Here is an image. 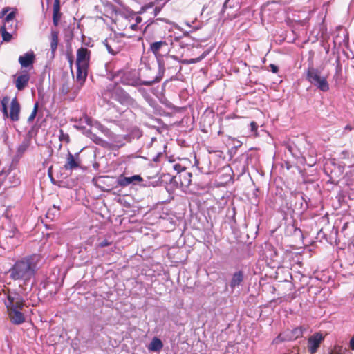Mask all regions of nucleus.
<instances>
[{
  "label": "nucleus",
  "instance_id": "obj_1",
  "mask_svg": "<svg viewBox=\"0 0 354 354\" xmlns=\"http://www.w3.org/2000/svg\"><path fill=\"white\" fill-rule=\"evenodd\" d=\"M40 261V255L37 254L17 259L8 270L10 278L14 281H21L26 285L36 274Z\"/></svg>",
  "mask_w": 354,
  "mask_h": 354
},
{
  "label": "nucleus",
  "instance_id": "obj_2",
  "mask_svg": "<svg viewBox=\"0 0 354 354\" xmlns=\"http://www.w3.org/2000/svg\"><path fill=\"white\" fill-rule=\"evenodd\" d=\"M169 24L164 19L157 18L149 22L143 29L142 34L146 41L171 37Z\"/></svg>",
  "mask_w": 354,
  "mask_h": 354
},
{
  "label": "nucleus",
  "instance_id": "obj_3",
  "mask_svg": "<svg viewBox=\"0 0 354 354\" xmlns=\"http://www.w3.org/2000/svg\"><path fill=\"white\" fill-rule=\"evenodd\" d=\"M91 52L86 47H80L76 53V80L82 84L88 75Z\"/></svg>",
  "mask_w": 354,
  "mask_h": 354
},
{
  "label": "nucleus",
  "instance_id": "obj_4",
  "mask_svg": "<svg viewBox=\"0 0 354 354\" xmlns=\"http://www.w3.org/2000/svg\"><path fill=\"white\" fill-rule=\"evenodd\" d=\"M306 80L323 92H327L330 89L327 77L322 76L321 72L313 66L308 67L306 73Z\"/></svg>",
  "mask_w": 354,
  "mask_h": 354
},
{
  "label": "nucleus",
  "instance_id": "obj_5",
  "mask_svg": "<svg viewBox=\"0 0 354 354\" xmlns=\"http://www.w3.org/2000/svg\"><path fill=\"white\" fill-rule=\"evenodd\" d=\"M171 37L160 39L147 41L149 44V50L158 59L163 57V53H168L169 51V41Z\"/></svg>",
  "mask_w": 354,
  "mask_h": 354
},
{
  "label": "nucleus",
  "instance_id": "obj_6",
  "mask_svg": "<svg viewBox=\"0 0 354 354\" xmlns=\"http://www.w3.org/2000/svg\"><path fill=\"white\" fill-rule=\"evenodd\" d=\"M104 44L108 52L111 55L118 54L125 46L122 35H117L106 38Z\"/></svg>",
  "mask_w": 354,
  "mask_h": 354
},
{
  "label": "nucleus",
  "instance_id": "obj_7",
  "mask_svg": "<svg viewBox=\"0 0 354 354\" xmlns=\"http://www.w3.org/2000/svg\"><path fill=\"white\" fill-rule=\"evenodd\" d=\"M25 306V300L24 298L15 291L8 290L7 295V301L6 306L7 310L9 309H23Z\"/></svg>",
  "mask_w": 354,
  "mask_h": 354
},
{
  "label": "nucleus",
  "instance_id": "obj_8",
  "mask_svg": "<svg viewBox=\"0 0 354 354\" xmlns=\"http://www.w3.org/2000/svg\"><path fill=\"white\" fill-rule=\"evenodd\" d=\"M333 43L335 46L339 47L347 46L349 43V36L347 30L342 26L337 27L333 37Z\"/></svg>",
  "mask_w": 354,
  "mask_h": 354
},
{
  "label": "nucleus",
  "instance_id": "obj_9",
  "mask_svg": "<svg viewBox=\"0 0 354 354\" xmlns=\"http://www.w3.org/2000/svg\"><path fill=\"white\" fill-rule=\"evenodd\" d=\"M81 166L82 160L80 158V153L78 152L75 154H72L68 151L64 165V169L66 171L76 170L77 169H80L82 167Z\"/></svg>",
  "mask_w": 354,
  "mask_h": 354
},
{
  "label": "nucleus",
  "instance_id": "obj_10",
  "mask_svg": "<svg viewBox=\"0 0 354 354\" xmlns=\"http://www.w3.org/2000/svg\"><path fill=\"white\" fill-rule=\"evenodd\" d=\"M323 335L318 332L310 336L308 339V350L310 354H314L319 348L322 342L324 340Z\"/></svg>",
  "mask_w": 354,
  "mask_h": 354
},
{
  "label": "nucleus",
  "instance_id": "obj_11",
  "mask_svg": "<svg viewBox=\"0 0 354 354\" xmlns=\"http://www.w3.org/2000/svg\"><path fill=\"white\" fill-rule=\"evenodd\" d=\"M192 174L186 171L174 176L171 181L176 184L179 183L181 187L187 188L192 183Z\"/></svg>",
  "mask_w": 354,
  "mask_h": 354
},
{
  "label": "nucleus",
  "instance_id": "obj_12",
  "mask_svg": "<svg viewBox=\"0 0 354 354\" xmlns=\"http://www.w3.org/2000/svg\"><path fill=\"white\" fill-rule=\"evenodd\" d=\"M164 75V71H160L158 73V75H156L153 80H144V81H139L138 80L133 79L131 80L125 81L124 80V82L129 85L132 86H137V85H145V86H151L155 83L160 82V80L162 79Z\"/></svg>",
  "mask_w": 354,
  "mask_h": 354
},
{
  "label": "nucleus",
  "instance_id": "obj_13",
  "mask_svg": "<svg viewBox=\"0 0 354 354\" xmlns=\"http://www.w3.org/2000/svg\"><path fill=\"white\" fill-rule=\"evenodd\" d=\"M35 59V55L34 52L31 50L19 56L18 61L22 68H32Z\"/></svg>",
  "mask_w": 354,
  "mask_h": 354
},
{
  "label": "nucleus",
  "instance_id": "obj_14",
  "mask_svg": "<svg viewBox=\"0 0 354 354\" xmlns=\"http://www.w3.org/2000/svg\"><path fill=\"white\" fill-rule=\"evenodd\" d=\"M21 111L20 104L16 97H15L11 102L9 111V118L12 122H17L19 120V114Z\"/></svg>",
  "mask_w": 354,
  "mask_h": 354
},
{
  "label": "nucleus",
  "instance_id": "obj_15",
  "mask_svg": "<svg viewBox=\"0 0 354 354\" xmlns=\"http://www.w3.org/2000/svg\"><path fill=\"white\" fill-rule=\"evenodd\" d=\"M22 309H9L8 310V317L10 322L15 324L19 325L25 322V316L21 312Z\"/></svg>",
  "mask_w": 354,
  "mask_h": 354
},
{
  "label": "nucleus",
  "instance_id": "obj_16",
  "mask_svg": "<svg viewBox=\"0 0 354 354\" xmlns=\"http://www.w3.org/2000/svg\"><path fill=\"white\" fill-rule=\"evenodd\" d=\"M143 180L142 178L140 175H134L131 177H125L122 175L120 176L118 178V185L120 187H127L129 185L136 183H140Z\"/></svg>",
  "mask_w": 354,
  "mask_h": 354
},
{
  "label": "nucleus",
  "instance_id": "obj_17",
  "mask_svg": "<svg viewBox=\"0 0 354 354\" xmlns=\"http://www.w3.org/2000/svg\"><path fill=\"white\" fill-rule=\"evenodd\" d=\"M30 75L28 72L24 71L22 74L17 76L15 80V86L18 91H23L28 84Z\"/></svg>",
  "mask_w": 354,
  "mask_h": 354
},
{
  "label": "nucleus",
  "instance_id": "obj_18",
  "mask_svg": "<svg viewBox=\"0 0 354 354\" xmlns=\"http://www.w3.org/2000/svg\"><path fill=\"white\" fill-rule=\"evenodd\" d=\"M60 0H54L53 3V22L55 26H57L62 17V12L60 11Z\"/></svg>",
  "mask_w": 354,
  "mask_h": 354
},
{
  "label": "nucleus",
  "instance_id": "obj_19",
  "mask_svg": "<svg viewBox=\"0 0 354 354\" xmlns=\"http://www.w3.org/2000/svg\"><path fill=\"white\" fill-rule=\"evenodd\" d=\"M244 279L243 272L241 270L237 271L234 272L232 275L231 281H230V287L232 289H234L235 287L241 285Z\"/></svg>",
  "mask_w": 354,
  "mask_h": 354
},
{
  "label": "nucleus",
  "instance_id": "obj_20",
  "mask_svg": "<svg viewBox=\"0 0 354 354\" xmlns=\"http://www.w3.org/2000/svg\"><path fill=\"white\" fill-rule=\"evenodd\" d=\"M59 32L57 30H51L50 32V50L53 55H55L59 41Z\"/></svg>",
  "mask_w": 354,
  "mask_h": 354
},
{
  "label": "nucleus",
  "instance_id": "obj_21",
  "mask_svg": "<svg viewBox=\"0 0 354 354\" xmlns=\"http://www.w3.org/2000/svg\"><path fill=\"white\" fill-rule=\"evenodd\" d=\"M162 347L163 344L162 341L158 337H154L149 346V349L153 351H160Z\"/></svg>",
  "mask_w": 354,
  "mask_h": 354
},
{
  "label": "nucleus",
  "instance_id": "obj_22",
  "mask_svg": "<svg viewBox=\"0 0 354 354\" xmlns=\"http://www.w3.org/2000/svg\"><path fill=\"white\" fill-rule=\"evenodd\" d=\"M306 330V328L304 326H299L294 328L292 330L291 338L296 339L303 336L304 332Z\"/></svg>",
  "mask_w": 354,
  "mask_h": 354
},
{
  "label": "nucleus",
  "instance_id": "obj_23",
  "mask_svg": "<svg viewBox=\"0 0 354 354\" xmlns=\"http://www.w3.org/2000/svg\"><path fill=\"white\" fill-rule=\"evenodd\" d=\"M9 102V97L8 96H5L1 100V106H2V113L3 115L6 118H9V111H8V104Z\"/></svg>",
  "mask_w": 354,
  "mask_h": 354
},
{
  "label": "nucleus",
  "instance_id": "obj_24",
  "mask_svg": "<svg viewBox=\"0 0 354 354\" xmlns=\"http://www.w3.org/2000/svg\"><path fill=\"white\" fill-rule=\"evenodd\" d=\"M9 102V97L8 96H5L1 100V106H2V113L3 115L6 118H9V111H8V104Z\"/></svg>",
  "mask_w": 354,
  "mask_h": 354
},
{
  "label": "nucleus",
  "instance_id": "obj_25",
  "mask_svg": "<svg viewBox=\"0 0 354 354\" xmlns=\"http://www.w3.org/2000/svg\"><path fill=\"white\" fill-rule=\"evenodd\" d=\"M89 137L97 145L102 147H105L107 145V142L105 140L97 136L95 133H90Z\"/></svg>",
  "mask_w": 354,
  "mask_h": 354
},
{
  "label": "nucleus",
  "instance_id": "obj_26",
  "mask_svg": "<svg viewBox=\"0 0 354 354\" xmlns=\"http://www.w3.org/2000/svg\"><path fill=\"white\" fill-rule=\"evenodd\" d=\"M1 36L3 41L6 42H9L12 39V35L8 32H7L6 27L4 26L2 27Z\"/></svg>",
  "mask_w": 354,
  "mask_h": 354
},
{
  "label": "nucleus",
  "instance_id": "obj_27",
  "mask_svg": "<svg viewBox=\"0 0 354 354\" xmlns=\"http://www.w3.org/2000/svg\"><path fill=\"white\" fill-rule=\"evenodd\" d=\"M59 140L61 142H65L66 143L70 142V136L68 133H64L62 129H59Z\"/></svg>",
  "mask_w": 354,
  "mask_h": 354
},
{
  "label": "nucleus",
  "instance_id": "obj_28",
  "mask_svg": "<svg viewBox=\"0 0 354 354\" xmlns=\"http://www.w3.org/2000/svg\"><path fill=\"white\" fill-rule=\"evenodd\" d=\"M80 121L88 126L93 125V119L86 114H84L82 115V117L80 118Z\"/></svg>",
  "mask_w": 354,
  "mask_h": 354
},
{
  "label": "nucleus",
  "instance_id": "obj_29",
  "mask_svg": "<svg viewBox=\"0 0 354 354\" xmlns=\"http://www.w3.org/2000/svg\"><path fill=\"white\" fill-rule=\"evenodd\" d=\"M37 110H38V103L37 102V103L35 104L33 110H32L31 114L30 115V116L28 118V122L33 121V120L36 117V115H37Z\"/></svg>",
  "mask_w": 354,
  "mask_h": 354
},
{
  "label": "nucleus",
  "instance_id": "obj_30",
  "mask_svg": "<svg viewBox=\"0 0 354 354\" xmlns=\"http://www.w3.org/2000/svg\"><path fill=\"white\" fill-rule=\"evenodd\" d=\"M28 145L26 144H22L17 148V153L21 156L27 149Z\"/></svg>",
  "mask_w": 354,
  "mask_h": 354
},
{
  "label": "nucleus",
  "instance_id": "obj_31",
  "mask_svg": "<svg viewBox=\"0 0 354 354\" xmlns=\"http://www.w3.org/2000/svg\"><path fill=\"white\" fill-rule=\"evenodd\" d=\"M16 16V11H12L8 14L6 17L4 18L5 22H9L10 21H12L14 19V18Z\"/></svg>",
  "mask_w": 354,
  "mask_h": 354
},
{
  "label": "nucleus",
  "instance_id": "obj_32",
  "mask_svg": "<svg viewBox=\"0 0 354 354\" xmlns=\"http://www.w3.org/2000/svg\"><path fill=\"white\" fill-rule=\"evenodd\" d=\"M174 169L178 171V174H179L180 173H183V172H185L186 171V169L185 167H183L180 164H175L174 165Z\"/></svg>",
  "mask_w": 354,
  "mask_h": 354
},
{
  "label": "nucleus",
  "instance_id": "obj_33",
  "mask_svg": "<svg viewBox=\"0 0 354 354\" xmlns=\"http://www.w3.org/2000/svg\"><path fill=\"white\" fill-rule=\"evenodd\" d=\"M203 57H204V55H203L198 58L191 59L188 60L187 62V64H194V63H196V62H198L199 61H201Z\"/></svg>",
  "mask_w": 354,
  "mask_h": 354
},
{
  "label": "nucleus",
  "instance_id": "obj_34",
  "mask_svg": "<svg viewBox=\"0 0 354 354\" xmlns=\"http://www.w3.org/2000/svg\"><path fill=\"white\" fill-rule=\"evenodd\" d=\"M61 93L63 94H67L69 92V87L67 84H63L61 89Z\"/></svg>",
  "mask_w": 354,
  "mask_h": 354
},
{
  "label": "nucleus",
  "instance_id": "obj_35",
  "mask_svg": "<svg viewBox=\"0 0 354 354\" xmlns=\"http://www.w3.org/2000/svg\"><path fill=\"white\" fill-rule=\"evenodd\" d=\"M269 68H270V71L274 73H277L279 71L278 66L274 64H270Z\"/></svg>",
  "mask_w": 354,
  "mask_h": 354
},
{
  "label": "nucleus",
  "instance_id": "obj_36",
  "mask_svg": "<svg viewBox=\"0 0 354 354\" xmlns=\"http://www.w3.org/2000/svg\"><path fill=\"white\" fill-rule=\"evenodd\" d=\"M250 127H251L252 131L255 132L257 131L258 125L257 124V123L254 121L251 122Z\"/></svg>",
  "mask_w": 354,
  "mask_h": 354
},
{
  "label": "nucleus",
  "instance_id": "obj_37",
  "mask_svg": "<svg viewBox=\"0 0 354 354\" xmlns=\"http://www.w3.org/2000/svg\"><path fill=\"white\" fill-rule=\"evenodd\" d=\"M110 245H111V242H109L107 240H104V241H102L101 243H100L99 246L100 248H104V247L109 246Z\"/></svg>",
  "mask_w": 354,
  "mask_h": 354
},
{
  "label": "nucleus",
  "instance_id": "obj_38",
  "mask_svg": "<svg viewBox=\"0 0 354 354\" xmlns=\"http://www.w3.org/2000/svg\"><path fill=\"white\" fill-rule=\"evenodd\" d=\"M100 129L105 134L110 132L109 129L106 127H104L103 125L99 124Z\"/></svg>",
  "mask_w": 354,
  "mask_h": 354
},
{
  "label": "nucleus",
  "instance_id": "obj_39",
  "mask_svg": "<svg viewBox=\"0 0 354 354\" xmlns=\"http://www.w3.org/2000/svg\"><path fill=\"white\" fill-rule=\"evenodd\" d=\"M129 28L132 30H138L140 29V27L138 26V24L135 23V24H131L129 26Z\"/></svg>",
  "mask_w": 354,
  "mask_h": 354
},
{
  "label": "nucleus",
  "instance_id": "obj_40",
  "mask_svg": "<svg viewBox=\"0 0 354 354\" xmlns=\"http://www.w3.org/2000/svg\"><path fill=\"white\" fill-rule=\"evenodd\" d=\"M53 209H57V211H59V207H57V206H55L54 205L53 207V209H48V212L46 214V216L47 217H49V215H50V212H52Z\"/></svg>",
  "mask_w": 354,
  "mask_h": 354
},
{
  "label": "nucleus",
  "instance_id": "obj_41",
  "mask_svg": "<svg viewBox=\"0 0 354 354\" xmlns=\"http://www.w3.org/2000/svg\"><path fill=\"white\" fill-rule=\"evenodd\" d=\"M135 21H136V24H139L142 21V18L140 16L137 15L135 17Z\"/></svg>",
  "mask_w": 354,
  "mask_h": 354
},
{
  "label": "nucleus",
  "instance_id": "obj_42",
  "mask_svg": "<svg viewBox=\"0 0 354 354\" xmlns=\"http://www.w3.org/2000/svg\"><path fill=\"white\" fill-rule=\"evenodd\" d=\"M153 3H150L142 8V10L145 11L146 9L153 7Z\"/></svg>",
  "mask_w": 354,
  "mask_h": 354
},
{
  "label": "nucleus",
  "instance_id": "obj_43",
  "mask_svg": "<svg viewBox=\"0 0 354 354\" xmlns=\"http://www.w3.org/2000/svg\"><path fill=\"white\" fill-rule=\"evenodd\" d=\"M9 10H10L9 7L3 8L1 10V15L4 16L5 15H6V13L9 11Z\"/></svg>",
  "mask_w": 354,
  "mask_h": 354
},
{
  "label": "nucleus",
  "instance_id": "obj_44",
  "mask_svg": "<svg viewBox=\"0 0 354 354\" xmlns=\"http://www.w3.org/2000/svg\"><path fill=\"white\" fill-rule=\"evenodd\" d=\"M68 62H69L70 67L72 68L73 64V57L71 55L68 56Z\"/></svg>",
  "mask_w": 354,
  "mask_h": 354
},
{
  "label": "nucleus",
  "instance_id": "obj_45",
  "mask_svg": "<svg viewBox=\"0 0 354 354\" xmlns=\"http://www.w3.org/2000/svg\"><path fill=\"white\" fill-rule=\"evenodd\" d=\"M350 348L354 350V336L350 340Z\"/></svg>",
  "mask_w": 354,
  "mask_h": 354
},
{
  "label": "nucleus",
  "instance_id": "obj_46",
  "mask_svg": "<svg viewBox=\"0 0 354 354\" xmlns=\"http://www.w3.org/2000/svg\"><path fill=\"white\" fill-rule=\"evenodd\" d=\"M353 129V127L351 125V124H347L346 125V127H344V130L345 131H352Z\"/></svg>",
  "mask_w": 354,
  "mask_h": 354
},
{
  "label": "nucleus",
  "instance_id": "obj_47",
  "mask_svg": "<svg viewBox=\"0 0 354 354\" xmlns=\"http://www.w3.org/2000/svg\"><path fill=\"white\" fill-rule=\"evenodd\" d=\"M160 8L156 7L154 8V15L156 16L160 12Z\"/></svg>",
  "mask_w": 354,
  "mask_h": 354
},
{
  "label": "nucleus",
  "instance_id": "obj_48",
  "mask_svg": "<svg viewBox=\"0 0 354 354\" xmlns=\"http://www.w3.org/2000/svg\"><path fill=\"white\" fill-rule=\"evenodd\" d=\"M218 135H223V131L220 129L218 131Z\"/></svg>",
  "mask_w": 354,
  "mask_h": 354
},
{
  "label": "nucleus",
  "instance_id": "obj_49",
  "mask_svg": "<svg viewBox=\"0 0 354 354\" xmlns=\"http://www.w3.org/2000/svg\"><path fill=\"white\" fill-rule=\"evenodd\" d=\"M16 234H18V232H17V231L16 232V233H15V232H14L12 236H10V238H13V237L16 235Z\"/></svg>",
  "mask_w": 354,
  "mask_h": 354
},
{
  "label": "nucleus",
  "instance_id": "obj_50",
  "mask_svg": "<svg viewBox=\"0 0 354 354\" xmlns=\"http://www.w3.org/2000/svg\"><path fill=\"white\" fill-rule=\"evenodd\" d=\"M239 142V144L236 143V145H238V146H236V147H241V143L240 142Z\"/></svg>",
  "mask_w": 354,
  "mask_h": 354
},
{
  "label": "nucleus",
  "instance_id": "obj_51",
  "mask_svg": "<svg viewBox=\"0 0 354 354\" xmlns=\"http://www.w3.org/2000/svg\"><path fill=\"white\" fill-rule=\"evenodd\" d=\"M239 142V144L236 143V145H238V146H236V147H241V143L240 142Z\"/></svg>",
  "mask_w": 354,
  "mask_h": 354
},
{
  "label": "nucleus",
  "instance_id": "obj_52",
  "mask_svg": "<svg viewBox=\"0 0 354 354\" xmlns=\"http://www.w3.org/2000/svg\"><path fill=\"white\" fill-rule=\"evenodd\" d=\"M2 32V27H0V33Z\"/></svg>",
  "mask_w": 354,
  "mask_h": 354
},
{
  "label": "nucleus",
  "instance_id": "obj_53",
  "mask_svg": "<svg viewBox=\"0 0 354 354\" xmlns=\"http://www.w3.org/2000/svg\"><path fill=\"white\" fill-rule=\"evenodd\" d=\"M230 138H231V137H230ZM232 140H234L235 138H232Z\"/></svg>",
  "mask_w": 354,
  "mask_h": 354
}]
</instances>
